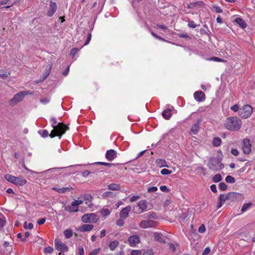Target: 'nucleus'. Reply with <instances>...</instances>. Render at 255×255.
Instances as JSON below:
<instances>
[{
  "instance_id": "nucleus-42",
  "label": "nucleus",
  "mask_w": 255,
  "mask_h": 255,
  "mask_svg": "<svg viewBox=\"0 0 255 255\" xmlns=\"http://www.w3.org/2000/svg\"><path fill=\"white\" fill-rule=\"evenodd\" d=\"M208 60L209 61H214L215 62H223L224 61L223 59L218 58V57H212L211 58H208Z\"/></svg>"
},
{
  "instance_id": "nucleus-20",
  "label": "nucleus",
  "mask_w": 255,
  "mask_h": 255,
  "mask_svg": "<svg viewBox=\"0 0 255 255\" xmlns=\"http://www.w3.org/2000/svg\"><path fill=\"white\" fill-rule=\"evenodd\" d=\"M131 207L128 206L125 208H124L120 212V217L126 219L128 216L129 212H130Z\"/></svg>"
},
{
  "instance_id": "nucleus-43",
  "label": "nucleus",
  "mask_w": 255,
  "mask_h": 255,
  "mask_svg": "<svg viewBox=\"0 0 255 255\" xmlns=\"http://www.w3.org/2000/svg\"><path fill=\"white\" fill-rule=\"evenodd\" d=\"M227 189V186L224 182H221L219 184V189L221 191H225Z\"/></svg>"
},
{
  "instance_id": "nucleus-25",
  "label": "nucleus",
  "mask_w": 255,
  "mask_h": 255,
  "mask_svg": "<svg viewBox=\"0 0 255 255\" xmlns=\"http://www.w3.org/2000/svg\"><path fill=\"white\" fill-rule=\"evenodd\" d=\"M154 239L160 243H164V240L161 234L158 233H154L153 235Z\"/></svg>"
},
{
  "instance_id": "nucleus-22",
  "label": "nucleus",
  "mask_w": 255,
  "mask_h": 255,
  "mask_svg": "<svg viewBox=\"0 0 255 255\" xmlns=\"http://www.w3.org/2000/svg\"><path fill=\"white\" fill-rule=\"evenodd\" d=\"M235 195V193H229L228 194H221L219 197V200H221L224 202L230 198L233 197Z\"/></svg>"
},
{
  "instance_id": "nucleus-17",
  "label": "nucleus",
  "mask_w": 255,
  "mask_h": 255,
  "mask_svg": "<svg viewBox=\"0 0 255 255\" xmlns=\"http://www.w3.org/2000/svg\"><path fill=\"white\" fill-rule=\"evenodd\" d=\"M94 228V225L92 224H84L78 229L80 232H88L91 231Z\"/></svg>"
},
{
  "instance_id": "nucleus-57",
  "label": "nucleus",
  "mask_w": 255,
  "mask_h": 255,
  "mask_svg": "<svg viewBox=\"0 0 255 255\" xmlns=\"http://www.w3.org/2000/svg\"><path fill=\"white\" fill-rule=\"evenodd\" d=\"M188 25L189 27L195 28L197 27V25L195 23V22L193 21H190L188 22Z\"/></svg>"
},
{
  "instance_id": "nucleus-46",
  "label": "nucleus",
  "mask_w": 255,
  "mask_h": 255,
  "mask_svg": "<svg viewBox=\"0 0 255 255\" xmlns=\"http://www.w3.org/2000/svg\"><path fill=\"white\" fill-rule=\"evenodd\" d=\"M100 249H96L92 250L89 254V255H97L100 252Z\"/></svg>"
},
{
  "instance_id": "nucleus-23",
  "label": "nucleus",
  "mask_w": 255,
  "mask_h": 255,
  "mask_svg": "<svg viewBox=\"0 0 255 255\" xmlns=\"http://www.w3.org/2000/svg\"><path fill=\"white\" fill-rule=\"evenodd\" d=\"M235 21L242 28H245L247 27L245 20L241 18H236Z\"/></svg>"
},
{
  "instance_id": "nucleus-12",
  "label": "nucleus",
  "mask_w": 255,
  "mask_h": 255,
  "mask_svg": "<svg viewBox=\"0 0 255 255\" xmlns=\"http://www.w3.org/2000/svg\"><path fill=\"white\" fill-rule=\"evenodd\" d=\"M201 121V120L200 119H198L196 123L192 126L190 131L191 134H196L198 133L199 130V125Z\"/></svg>"
},
{
  "instance_id": "nucleus-10",
  "label": "nucleus",
  "mask_w": 255,
  "mask_h": 255,
  "mask_svg": "<svg viewBox=\"0 0 255 255\" xmlns=\"http://www.w3.org/2000/svg\"><path fill=\"white\" fill-rule=\"evenodd\" d=\"M137 206L138 209L136 211V212L140 213L145 212L147 207V202L144 200H141L137 203Z\"/></svg>"
},
{
  "instance_id": "nucleus-45",
  "label": "nucleus",
  "mask_w": 255,
  "mask_h": 255,
  "mask_svg": "<svg viewBox=\"0 0 255 255\" xmlns=\"http://www.w3.org/2000/svg\"><path fill=\"white\" fill-rule=\"evenodd\" d=\"M96 164L104 165L108 166L109 167H110L114 165V164L112 163L104 162H97Z\"/></svg>"
},
{
  "instance_id": "nucleus-50",
  "label": "nucleus",
  "mask_w": 255,
  "mask_h": 255,
  "mask_svg": "<svg viewBox=\"0 0 255 255\" xmlns=\"http://www.w3.org/2000/svg\"><path fill=\"white\" fill-rule=\"evenodd\" d=\"M142 255H154V253L152 250H148L144 252Z\"/></svg>"
},
{
  "instance_id": "nucleus-31",
  "label": "nucleus",
  "mask_w": 255,
  "mask_h": 255,
  "mask_svg": "<svg viewBox=\"0 0 255 255\" xmlns=\"http://www.w3.org/2000/svg\"><path fill=\"white\" fill-rule=\"evenodd\" d=\"M64 235L67 239H69L73 236V232L71 229H66L64 232Z\"/></svg>"
},
{
  "instance_id": "nucleus-52",
  "label": "nucleus",
  "mask_w": 255,
  "mask_h": 255,
  "mask_svg": "<svg viewBox=\"0 0 255 255\" xmlns=\"http://www.w3.org/2000/svg\"><path fill=\"white\" fill-rule=\"evenodd\" d=\"M53 251V249L51 247H48L44 249V252L45 253H51Z\"/></svg>"
},
{
  "instance_id": "nucleus-51",
  "label": "nucleus",
  "mask_w": 255,
  "mask_h": 255,
  "mask_svg": "<svg viewBox=\"0 0 255 255\" xmlns=\"http://www.w3.org/2000/svg\"><path fill=\"white\" fill-rule=\"evenodd\" d=\"M206 230L205 226L203 224H202L200 226V227L198 228V232L201 233H203L205 232Z\"/></svg>"
},
{
  "instance_id": "nucleus-35",
  "label": "nucleus",
  "mask_w": 255,
  "mask_h": 255,
  "mask_svg": "<svg viewBox=\"0 0 255 255\" xmlns=\"http://www.w3.org/2000/svg\"><path fill=\"white\" fill-rule=\"evenodd\" d=\"M211 10L213 11H214L216 13H222L223 12L222 8L220 6H215V5L211 7Z\"/></svg>"
},
{
  "instance_id": "nucleus-32",
  "label": "nucleus",
  "mask_w": 255,
  "mask_h": 255,
  "mask_svg": "<svg viewBox=\"0 0 255 255\" xmlns=\"http://www.w3.org/2000/svg\"><path fill=\"white\" fill-rule=\"evenodd\" d=\"M52 189L60 193H65L66 191L69 190V188L68 187H63L61 188L53 187Z\"/></svg>"
},
{
  "instance_id": "nucleus-61",
  "label": "nucleus",
  "mask_w": 255,
  "mask_h": 255,
  "mask_svg": "<svg viewBox=\"0 0 255 255\" xmlns=\"http://www.w3.org/2000/svg\"><path fill=\"white\" fill-rule=\"evenodd\" d=\"M91 36H92L91 34V33H89L88 35L87 39V40H86V42H85V43L84 44V45H87L89 43V42H90V40L91 39Z\"/></svg>"
},
{
  "instance_id": "nucleus-41",
  "label": "nucleus",
  "mask_w": 255,
  "mask_h": 255,
  "mask_svg": "<svg viewBox=\"0 0 255 255\" xmlns=\"http://www.w3.org/2000/svg\"><path fill=\"white\" fill-rule=\"evenodd\" d=\"M10 75L9 73H7L6 72H4L1 74H0V80L1 79L4 80L6 79L8 76Z\"/></svg>"
},
{
  "instance_id": "nucleus-40",
  "label": "nucleus",
  "mask_w": 255,
  "mask_h": 255,
  "mask_svg": "<svg viewBox=\"0 0 255 255\" xmlns=\"http://www.w3.org/2000/svg\"><path fill=\"white\" fill-rule=\"evenodd\" d=\"M252 205L251 203H247V204H244L241 209V211L244 212L247 210V209L250 207V206Z\"/></svg>"
},
{
  "instance_id": "nucleus-27",
  "label": "nucleus",
  "mask_w": 255,
  "mask_h": 255,
  "mask_svg": "<svg viewBox=\"0 0 255 255\" xmlns=\"http://www.w3.org/2000/svg\"><path fill=\"white\" fill-rule=\"evenodd\" d=\"M120 188V185L117 183H111L108 185V189L111 190H119Z\"/></svg>"
},
{
  "instance_id": "nucleus-49",
  "label": "nucleus",
  "mask_w": 255,
  "mask_h": 255,
  "mask_svg": "<svg viewBox=\"0 0 255 255\" xmlns=\"http://www.w3.org/2000/svg\"><path fill=\"white\" fill-rule=\"evenodd\" d=\"M41 135L43 137H46L48 136V135H49L50 134H49V132L47 130H44L41 131V133H40Z\"/></svg>"
},
{
  "instance_id": "nucleus-59",
  "label": "nucleus",
  "mask_w": 255,
  "mask_h": 255,
  "mask_svg": "<svg viewBox=\"0 0 255 255\" xmlns=\"http://www.w3.org/2000/svg\"><path fill=\"white\" fill-rule=\"evenodd\" d=\"M131 255H141V252L138 250H134L131 252Z\"/></svg>"
},
{
  "instance_id": "nucleus-53",
  "label": "nucleus",
  "mask_w": 255,
  "mask_h": 255,
  "mask_svg": "<svg viewBox=\"0 0 255 255\" xmlns=\"http://www.w3.org/2000/svg\"><path fill=\"white\" fill-rule=\"evenodd\" d=\"M78 50L79 49L77 48H74L72 49L70 51V55L73 57Z\"/></svg>"
},
{
  "instance_id": "nucleus-39",
  "label": "nucleus",
  "mask_w": 255,
  "mask_h": 255,
  "mask_svg": "<svg viewBox=\"0 0 255 255\" xmlns=\"http://www.w3.org/2000/svg\"><path fill=\"white\" fill-rule=\"evenodd\" d=\"M125 218H121L120 217V219L117 220L116 224L118 226L122 227L124 225L125 222Z\"/></svg>"
},
{
  "instance_id": "nucleus-16",
  "label": "nucleus",
  "mask_w": 255,
  "mask_h": 255,
  "mask_svg": "<svg viewBox=\"0 0 255 255\" xmlns=\"http://www.w3.org/2000/svg\"><path fill=\"white\" fill-rule=\"evenodd\" d=\"M194 97L197 102H201L205 99V95L202 91H198L194 93Z\"/></svg>"
},
{
  "instance_id": "nucleus-64",
  "label": "nucleus",
  "mask_w": 255,
  "mask_h": 255,
  "mask_svg": "<svg viewBox=\"0 0 255 255\" xmlns=\"http://www.w3.org/2000/svg\"><path fill=\"white\" fill-rule=\"evenodd\" d=\"M231 152L235 156H237L239 154L238 150L237 149H232Z\"/></svg>"
},
{
  "instance_id": "nucleus-37",
  "label": "nucleus",
  "mask_w": 255,
  "mask_h": 255,
  "mask_svg": "<svg viewBox=\"0 0 255 255\" xmlns=\"http://www.w3.org/2000/svg\"><path fill=\"white\" fill-rule=\"evenodd\" d=\"M222 180V177L220 174H217L213 177V180L214 182H219Z\"/></svg>"
},
{
  "instance_id": "nucleus-28",
  "label": "nucleus",
  "mask_w": 255,
  "mask_h": 255,
  "mask_svg": "<svg viewBox=\"0 0 255 255\" xmlns=\"http://www.w3.org/2000/svg\"><path fill=\"white\" fill-rule=\"evenodd\" d=\"M119 244V243L117 241L114 240L110 243L109 247L111 251H114L116 249V248L118 247Z\"/></svg>"
},
{
  "instance_id": "nucleus-56",
  "label": "nucleus",
  "mask_w": 255,
  "mask_h": 255,
  "mask_svg": "<svg viewBox=\"0 0 255 255\" xmlns=\"http://www.w3.org/2000/svg\"><path fill=\"white\" fill-rule=\"evenodd\" d=\"M210 248L209 247H207L204 249L202 253V255H208L210 253Z\"/></svg>"
},
{
  "instance_id": "nucleus-33",
  "label": "nucleus",
  "mask_w": 255,
  "mask_h": 255,
  "mask_svg": "<svg viewBox=\"0 0 255 255\" xmlns=\"http://www.w3.org/2000/svg\"><path fill=\"white\" fill-rule=\"evenodd\" d=\"M225 181L227 183H234L236 182L235 178L234 177H233V176H230V175H228L226 177Z\"/></svg>"
},
{
  "instance_id": "nucleus-63",
  "label": "nucleus",
  "mask_w": 255,
  "mask_h": 255,
  "mask_svg": "<svg viewBox=\"0 0 255 255\" xmlns=\"http://www.w3.org/2000/svg\"><path fill=\"white\" fill-rule=\"evenodd\" d=\"M210 189L213 192L216 193L217 191L216 186L215 184L212 185L210 186Z\"/></svg>"
},
{
  "instance_id": "nucleus-62",
  "label": "nucleus",
  "mask_w": 255,
  "mask_h": 255,
  "mask_svg": "<svg viewBox=\"0 0 255 255\" xmlns=\"http://www.w3.org/2000/svg\"><path fill=\"white\" fill-rule=\"evenodd\" d=\"M139 196H133L130 198V202H134L136 201L139 198Z\"/></svg>"
},
{
  "instance_id": "nucleus-2",
  "label": "nucleus",
  "mask_w": 255,
  "mask_h": 255,
  "mask_svg": "<svg viewBox=\"0 0 255 255\" xmlns=\"http://www.w3.org/2000/svg\"><path fill=\"white\" fill-rule=\"evenodd\" d=\"M241 126V120L236 117H230L228 118L224 124L225 128L231 131L239 130Z\"/></svg>"
},
{
  "instance_id": "nucleus-26",
  "label": "nucleus",
  "mask_w": 255,
  "mask_h": 255,
  "mask_svg": "<svg viewBox=\"0 0 255 255\" xmlns=\"http://www.w3.org/2000/svg\"><path fill=\"white\" fill-rule=\"evenodd\" d=\"M115 194L111 191H107L104 192L102 195L103 199H107L108 197L114 198L115 197Z\"/></svg>"
},
{
  "instance_id": "nucleus-38",
  "label": "nucleus",
  "mask_w": 255,
  "mask_h": 255,
  "mask_svg": "<svg viewBox=\"0 0 255 255\" xmlns=\"http://www.w3.org/2000/svg\"><path fill=\"white\" fill-rule=\"evenodd\" d=\"M23 227L25 229H32L33 227V225L31 223H28L25 222L23 224Z\"/></svg>"
},
{
  "instance_id": "nucleus-34",
  "label": "nucleus",
  "mask_w": 255,
  "mask_h": 255,
  "mask_svg": "<svg viewBox=\"0 0 255 255\" xmlns=\"http://www.w3.org/2000/svg\"><path fill=\"white\" fill-rule=\"evenodd\" d=\"M4 178L8 181L13 183L15 177L10 174H6Z\"/></svg>"
},
{
  "instance_id": "nucleus-7",
  "label": "nucleus",
  "mask_w": 255,
  "mask_h": 255,
  "mask_svg": "<svg viewBox=\"0 0 255 255\" xmlns=\"http://www.w3.org/2000/svg\"><path fill=\"white\" fill-rule=\"evenodd\" d=\"M139 226L142 229L155 227L157 226V222L151 220H142L140 222Z\"/></svg>"
},
{
  "instance_id": "nucleus-14",
  "label": "nucleus",
  "mask_w": 255,
  "mask_h": 255,
  "mask_svg": "<svg viewBox=\"0 0 255 255\" xmlns=\"http://www.w3.org/2000/svg\"><path fill=\"white\" fill-rule=\"evenodd\" d=\"M105 156L109 161H112L117 157V152L114 149H110L107 151Z\"/></svg>"
},
{
  "instance_id": "nucleus-8",
  "label": "nucleus",
  "mask_w": 255,
  "mask_h": 255,
  "mask_svg": "<svg viewBox=\"0 0 255 255\" xmlns=\"http://www.w3.org/2000/svg\"><path fill=\"white\" fill-rule=\"evenodd\" d=\"M96 220V216L94 213L84 214L82 217V221L84 223H95Z\"/></svg>"
},
{
  "instance_id": "nucleus-54",
  "label": "nucleus",
  "mask_w": 255,
  "mask_h": 255,
  "mask_svg": "<svg viewBox=\"0 0 255 255\" xmlns=\"http://www.w3.org/2000/svg\"><path fill=\"white\" fill-rule=\"evenodd\" d=\"M160 190L164 192H168L170 190L166 186H161L160 187Z\"/></svg>"
},
{
  "instance_id": "nucleus-24",
  "label": "nucleus",
  "mask_w": 255,
  "mask_h": 255,
  "mask_svg": "<svg viewBox=\"0 0 255 255\" xmlns=\"http://www.w3.org/2000/svg\"><path fill=\"white\" fill-rule=\"evenodd\" d=\"M162 116L166 120H169L172 116L171 111L169 109H166L162 113Z\"/></svg>"
},
{
  "instance_id": "nucleus-48",
  "label": "nucleus",
  "mask_w": 255,
  "mask_h": 255,
  "mask_svg": "<svg viewBox=\"0 0 255 255\" xmlns=\"http://www.w3.org/2000/svg\"><path fill=\"white\" fill-rule=\"evenodd\" d=\"M231 109L235 112H236L238 111H239V110H240L239 106L238 104H235L234 106H233L232 107H231Z\"/></svg>"
},
{
  "instance_id": "nucleus-15",
  "label": "nucleus",
  "mask_w": 255,
  "mask_h": 255,
  "mask_svg": "<svg viewBox=\"0 0 255 255\" xmlns=\"http://www.w3.org/2000/svg\"><path fill=\"white\" fill-rule=\"evenodd\" d=\"M57 9L56 3L54 2L51 1L49 5V9L47 12L48 16L51 17L53 15Z\"/></svg>"
},
{
  "instance_id": "nucleus-3",
  "label": "nucleus",
  "mask_w": 255,
  "mask_h": 255,
  "mask_svg": "<svg viewBox=\"0 0 255 255\" xmlns=\"http://www.w3.org/2000/svg\"><path fill=\"white\" fill-rule=\"evenodd\" d=\"M253 112V108L249 105H246L240 109L239 115L242 118L246 119L251 116Z\"/></svg>"
},
{
  "instance_id": "nucleus-36",
  "label": "nucleus",
  "mask_w": 255,
  "mask_h": 255,
  "mask_svg": "<svg viewBox=\"0 0 255 255\" xmlns=\"http://www.w3.org/2000/svg\"><path fill=\"white\" fill-rule=\"evenodd\" d=\"M111 213V211L108 209H103L101 211V215L104 217H107Z\"/></svg>"
},
{
  "instance_id": "nucleus-55",
  "label": "nucleus",
  "mask_w": 255,
  "mask_h": 255,
  "mask_svg": "<svg viewBox=\"0 0 255 255\" xmlns=\"http://www.w3.org/2000/svg\"><path fill=\"white\" fill-rule=\"evenodd\" d=\"M5 224V221L3 219L2 216L0 214V228H2L4 226Z\"/></svg>"
},
{
  "instance_id": "nucleus-1",
  "label": "nucleus",
  "mask_w": 255,
  "mask_h": 255,
  "mask_svg": "<svg viewBox=\"0 0 255 255\" xmlns=\"http://www.w3.org/2000/svg\"><path fill=\"white\" fill-rule=\"evenodd\" d=\"M51 121L52 122L51 126L53 129L50 133L49 136L51 138H53L55 136H59V138H60L61 135L63 134L66 130H68V127L63 123H57L56 119L55 118H52Z\"/></svg>"
},
{
  "instance_id": "nucleus-29",
  "label": "nucleus",
  "mask_w": 255,
  "mask_h": 255,
  "mask_svg": "<svg viewBox=\"0 0 255 255\" xmlns=\"http://www.w3.org/2000/svg\"><path fill=\"white\" fill-rule=\"evenodd\" d=\"M143 217L145 219L151 218V219H157V216L155 213H154L153 212H149V213H147L146 214H144L143 215Z\"/></svg>"
},
{
  "instance_id": "nucleus-6",
  "label": "nucleus",
  "mask_w": 255,
  "mask_h": 255,
  "mask_svg": "<svg viewBox=\"0 0 255 255\" xmlns=\"http://www.w3.org/2000/svg\"><path fill=\"white\" fill-rule=\"evenodd\" d=\"M55 247L56 250L60 251L61 253L67 252L68 250L67 246L60 241L59 239H55L54 241Z\"/></svg>"
},
{
  "instance_id": "nucleus-9",
  "label": "nucleus",
  "mask_w": 255,
  "mask_h": 255,
  "mask_svg": "<svg viewBox=\"0 0 255 255\" xmlns=\"http://www.w3.org/2000/svg\"><path fill=\"white\" fill-rule=\"evenodd\" d=\"M243 150L245 154H248L251 152V144L249 139L243 140Z\"/></svg>"
},
{
  "instance_id": "nucleus-4",
  "label": "nucleus",
  "mask_w": 255,
  "mask_h": 255,
  "mask_svg": "<svg viewBox=\"0 0 255 255\" xmlns=\"http://www.w3.org/2000/svg\"><path fill=\"white\" fill-rule=\"evenodd\" d=\"M205 6L204 3L202 1H197L195 2H192L187 4V8L189 9L194 10V11H189V12L192 14L197 13V11H199L204 8Z\"/></svg>"
},
{
  "instance_id": "nucleus-21",
  "label": "nucleus",
  "mask_w": 255,
  "mask_h": 255,
  "mask_svg": "<svg viewBox=\"0 0 255 255\" xmlns=\"http://www.w3.org/2000/svg\"><path fill=\"white\" fill-rule=\"evenodd\" d=\"M156 164L160 167H168V166L167 164L166 161L165 160L163 159H156L155 161Z\"/></svg>"
},
{
  "instance_id": "nucleus-11",
  "label": "nucleus",
  "mask_w": 255,
  "mask_h": 255,
  "mask_svg": "<svg viewBox=\"0 0 255 255\" xmlns=\"http://www.w3.org/2000/svg\"><path fill=\"white\" fill-rule=\"evenodd\" d=\"M128 242L130 246L135 247L140 242V239L137 235H133L128 238Z\"/></svg>"
},
{
  "instance_id": "nucleus-58",
  "label": "nucleus",
  "mask_w": 255,
  "mask_h": 255,
  "mask_svg": "<svg viewBox=\"0 0 255 255\" xmlns=\"http://www.w3.org/2000/svg\"><path fill=\"white\" fill-rule=\"evenodd\" d=\"M157 190V188L155 186L149 187L147 189L148 192H156Z\"/></svg>"
},
{
  "instance_id": "nucleus-44",
  "label": "nucleus",
  "mask_w": 255,
  "mask_h": 255,
  "mask_svg": "<svg viewBox=\"0 0 255 255\" xmlns=\"http://www.w3.org/2000/svg\"><path fill=\"white\" fill-rule=\"evenodd\" d=\"M160 172L162 175H168L171 174L172 171L167 169L164 168L161 170Z\"/></svg>"
},
{
  "instance_id": "nucleus-13",
  "label": "nucleus",
  "mask_w": 255,
  "mask_h": 255,
  "mask_svg": "<svg viewBox=\"0 0 255 255\" xmlns=\"http://www.w3.org/2000/svg\"><path fill=\"white\" fill-rule=\"evenodd\" d=\"M74 201H73L70 205H67L65 206L64 209L66 211L70 213L76 212L79 210V207L75 204Z\"/></svg>"
},
{
  "instance_id": "nucleus-60",
  "label": "nucleus",
  "mask_w": 255,
  "mask_h": 255,
  "mask_svg": "<svg viewBox=\"0 0 255 255\" xmlns=\"http://www.w3.org/2000/svg\"><path fill=\"white\" fill-rule=\"evenodd\" d=\"M74 202L75 203V204L77 206H78L79 205L82 204L83 203V200H79V199L75 200L74 201Z\"/></svg>"
},
{
  "instance_id": "nucleus-19",
  "label": "nucleus",
  "mask_w": 255,
  "mask_h": 255,
  "mask_svg": "<svg viewBox=\"0 0 255 255\" xmlns=\"http://www.w3.org/2000/svg\"><path fill=\"white\" fill-rule=\"evenodd\" d=\"M26 183V180L22 177H15L12 183L18 186H23Z\"/></svg>"
},
{
  "instance_id": "nucleus-5",
  "label": "nucleus",
  "mask_w": 255,
  "mask_h": 255,
  "mask_svg": "<svg viewBox=\"0 0 255 255\" xmlns=\"http://www.w3.org/2000/svg\"><path fill=\"white\" fill-rule=\"evenodd\" d=\"M27 94V92L26 91H21L15 94L13 97L9 101V105L11 106H14L18 103L21 101Z\"/></svg>"
},
{
  "instance_id": "nucleus-47",
  "label": "nucleus",
  "mask_w": 255,
  "mask_h": 255,
  "mask_svg": "<svg viewBox=\"0 0 255 255\" xmlns=\"http://www.w3.org/2000/svg\"><path fill=\"white\" fill-rule=\"evenodd\" d=\"M49 102H50V99L49 98H47V97L44 98L43 99H41L40 100V102L44 105L47 104Z\"/></svg>"
},
{
  "instance_id": "nucleus-18",
  "label": "nucleus",
  "mask_w": 255,
  "mask_h": 255,
  "mask_svg": "<svg viewBox=\"0 0 255 255\" xmlns=\"http://www.w3.org/2000/svg\"><path fill=\"white\" fill-rule=\"evenodd\" d=\"M218 163V160L215 158H211L208 163V166L209 168L212 170H217L216 164Z\"/></svg>"
},
{
  "instance_id": "nucleus-30",
  "label": "nucleus",
  "mask_w": 255,
  "mask_h": 255,
  "mask_svg": "<svg viewBox=\"0 0 255 255\" xmlns=\"http://www.w3.org/2000/svg\"><path fill=\"white\" fill-rule=\"evenodd\" d=\"M222 142V140L220 137H215L212 142V144L214 146L217 147L219 146Z\"/></svg>"
}]
</instances>
